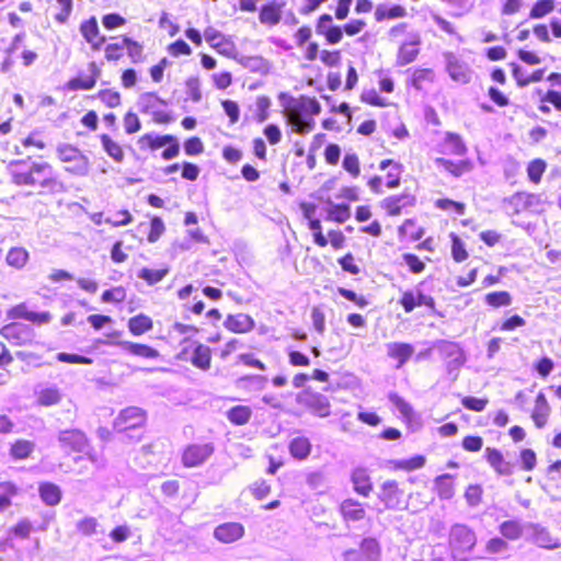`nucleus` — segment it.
I'll return each mask as SVG.
<instances>
[{
	"label": "nucleus",
	"mask_w": 561,
	"mask_h": 561,
	"mask_svg": "<svg viewBox=\"0 0 561 561\" xmlns=\"http://www.w3.org/2000/svg\"><path fill=\"white\" fill-rule=\"evenodd\" d=\"M102 48L103 58L107 64H117L125 51L131 64H140L146 58L144 44L128 34L111 36L110 42H105Z\"/></svg>",
	"instance_id": "7ed1b4c3"
},
{
	"label": "nucleus",
	"mask_w": 561,
	"mask_h": 561,
	"mask_svg": "<svg viewBox=\"0 0 561 561\" xmlns=\"http://www.w3.org/2000/svg\"><path fill=\"white\" fill-rule=\"evenodd\" d=\"M446 71L450 78L457 82L467 83L470 80V71L468 66L458 59L453 53L446 55Z\"/></svg>",
	"instance_id": "72a5a7b5"
},
{
	"label": "nucleus",
	"mask_w": 561,
	"mask_h": 561,
	"mask_svg": "<svg viewBox=\"0 0 561 561\" xmlns=\"http://www.w3.org/2000/svg\"><path fill=\"white\" fill-rule=\"evenodd\" d=\"M377 499L382 504L385 511L403 512V507H407L405 491L396 480L382 482L379 485Z\"/></svg>",
	"instance_id": "1a4fd4ad"
},
{
	"label": "nucleus",
	"mask_w": 561,
	"mask_h": 561,
	"mask_svg": "<svg viewBox=\"0 0 561 561\" xmlns=\"http://www.w3.org/2000/svg\"><path fill=\"white\" fill-rule=\"evenodd\" d=\"M101 77V69L95 61H89L87 71H80L71 77L65 84L66 89L72 92L90 91L94 89Z\"/></svg>",
	"instance_id": "f3484780"
},
{
	"label": "nucleus",
	"mask_w": 561,
	"mask_h": 561,
	"mask_svg": "<svg viewBox=\"0 0 561 561\" xmlns=\"http://www.w3.org/2000/svg\"><path fill=\"white\" fill-rule=\"evenodd\" d=\"M20 492L21 489L15 482L10 480L0 482V512L10 508Z\"/></svg>",
	"instance_id": "c03bdc74"
},
{
	"label": "nucleus",
	"mask_w": 561,
	"mask_h": 561,
	"mask_svg": "<svg viewBox=\"0 0 561 561\" xmlns=\"http://www.w3.org/2000/svg\"><path fill=\"white\" fill-rule=\"evenodd\" d=\"M492 84L486 90L490 101L497 107H507L511 104V92L505 91L508 83L507 75L504 69L495 67L490 71Z\"/></svg>",
	"instance_id": "9b49d317"
},
{
	"label": "nucleus",
	"mask_w": 561,
	"mask_h": 561,
	"mask_svg": "<svg viewBox=\"0 0 561 561\" xmlns=\"http://www.w3.org/2000/svg\"><path fill=\"white\" fill-rule=\"evenodd\" d=\"M203 35L209 47L217 53L229 56L233 50V43L215 27H206Z\"/></svg>",
	"instance_id": "a878e982"
},
{
	"label": "nucleus",
	"mask_w": 561,
	"mask_h": 561,
	"mask_svg": "<svg viewBox=\"0 0 561 561\" xmlns=\"http://www.w3.org/2000/svg\"><path fill=\"white\" fill-rule=\"evenodd\" d=\"M296 47L302 53L305 60L313 62L318 58V48L320 45L313 38V31L310 25L299 26L293 34Z\"/></svg>",
	"instance_id": "aec40b11"
},
{
	"label": "nucleus",
	"mask_w": 561,
	"mask_h": 561,
	"mask_svg": "<svg viewBox=\"0 0 561 561\" xmlns=\"http://www.w3.org/2000/svg\"><path fill=\"white\" fill-rule=\"evenodd\" d=\"M127 328L131 335L140 336L153 329V320L150 316L140 312L128 319Z\"/></svg>",
	"instance_id": "a19ab883"
},
{
	"label": "nucleus",
	"mask_w": 561,
	"mask_h": 561,
	"mask_svg": "<svg viewBox=\"0 0 561 561\" xmlns=\"http://www.w3.org/2000/svg\"><path fill=\"white\" fill-rule=\"evenodd\" d=\"M407 73V87L422 95H427L438 83V76L434 68L431 67H415L409 69Z\"/></svg>",
	"instance_id": "9d476101"
},
{
	"label": "nucleus",
	"mask_w": 561,
	"mask_h": 561,
	"mask_svg": "<svg viewBox=\"0 0 561 561\" xmlns=\"http://www.w3.org/2000/svg\"><path fill=\"white\" fill-rule=\"evenodd\" d=\"M285 2L268 1L260 8L259 21L261 24L273 27L276 26L283 18V8Z\"/></svg>",
	"instance_id": "c756f323"
},
{
	"label": "nucleus",
	"mask_w": 561,
	"mask_h": 561,
	"mask_svg": "<svg viewBox=\"0 0 561 561\" xmlns=\"http://www.w3.org/2000/svg\"><path fill=\"white\" fill-rule=\"evenodd\" d=\"M296 47L302 53L305 60L313 62L318 58V48L320 45L313 38V31L310 25L299 26L293 34Z\"/></svg>",
	"instance_id": "6ab92c4d"
},
{
	"label": "nucleus",
	"mask_w": 561,
	"mask_h": 561,
	"mask_svg": "<svg viewBox=\"0 0 561 561\" xmlns=\"http://www.w3.org/2000/svg\"><path fill=\"white\" fill-rule=\"evenodd\" d=\"M244 526L237 522H227L214 529V537L222 543H232L244 536Z\"/></svg>",
	"instance_id": "bb28decb"
},
{
	"label": "nucleus",
	"mask_w": 561,
	"mask_h": 561,
	"mask_svg": "<svg viewBox=\"0 0 561 561\" xmlns=\"http://www.w3.org/2000/svg\"><path fill=\"white\" fill-rule=\"evenodd\" d=\"M398 304L405 313H411L415 308L426 307L430 310L436 309L435 298L424 294L420 288L407 289L402 291Z\"/></svg>",
	"instance_id": "412c9836"
},
{
	"label": "nucleus",
	"mask_w": 561,
	"mask_h": 561,
	"mask_svg": "<svg viewBox=\"0 0 561 561\" xmlns=\"http://www.w3.org/2000/svg\"><path fill=\"white\" fill-rule=\"evenodd\" d=\"M499 531L506 540L515 541L523 537L524 526L517 519H507L499 525Z\"/></svg>",
	"instance_id": "de8ad7c7"
},
{
	"label": "nucleus",
	"mask_w": 561,
	"mask_h": 561,
	"mask_svg": "<svg viewBox=\"0 0 561 561\" xmlns=\"http://www.w3.org/2000/svg\"><path fill=\"white\" fill-rule=\"evenodd\" d=\"M444 140L448 146L449 153L455 156H463L467 153L468 148L460 135L456 133H447Z\"/></svg>",
	"instance_id": "e2e57ef3"
},
{
	"label": "nucleus",
	"mask_w": 561,
	"mask_h": 561,
	"mask_svg": "<svg viewBox=\"0 0 561 561\" xmlns=\"http://www.w3.org/2000/svg\"><path fill=\"white\" fill-rule=\"evenodd\" d=\"M381 548L374 537L364 538L359 546L343 553V561H380Z\"/></svg>",
	"instance_id": "a211bd4d"
},
{
	"label": "nucleus",
	"mask_w": 561,
	"mask_h": 561,
	"mask_svg": "<svg viewBox=\"0 0 561 561\" xmlns=\"http://www.w3.org/2000/svg\"><path fill=\"white\" fill-rule=\"evenodd\" d=\"M339 512L346 522H358L366 516L364 505L355 499H345L340 504Z\"/></svg>",
	"instance_id": "c9c22d12"
},
{
	"label": "nucleus",
	"mask_w": 561,
	"mask_h": 561,
	"mask_svg": "<svg viewBox=\"0 0 561 561\" xmlns=\"http://www.w3.org/2000/svg\"><path fill=\"white\" fill-rule=\"evenodd\" d=\"M351 482L354 491L364 497H368L374 489L370 472L365 467H356L351 472Z\"/></svg>",
	"instance_id": "cd10ccee"
},
{
	"label": "nucleus",
	"mask_w": 561,
	"mask_h": 561,
	"mask_svg": "<svg viewBox=\"0 0 561 561\" xmlns=\"http://www.w3.org/2000/svg\"><path fill=\"white\" fill-rule=\"evenodd\" d=\"M556 8L554 0H538L536 1L529 11L530 19H541L551 13Z\"/></svg>",
	"instance_id": "69168bd1"
},
{
	"label": "nucleus",
	"mask_w": 561,
	"mask_h": 561,
	"mask_svg": "<svg viewBox=\"0 0 561 561\" xmlns=\"http://www.w3.org/2000/svg\"><path fill=\"white\" fill-rule=\"evenodd\" d=\"M57 438L60 448L68 455L85 454L90 445L85 433L79 428L62 430Z\"/></svg>",
	"instance_id": "2eb2a0df"
},
{
	"label": "nucleus",
	"mask_w": 561,
	"mask_h": 561,
	"mask_svg": "<svg viewBox=\"0 0 561 561\" xmlns=\"http://www.w3.org/2000/svg\"><path fill=\"white\" fill-rule=\"evenodd\" d=\"M426 463V458L423 455H415L409 459L391 460L389 461L392 470L412 471L423 468Z\"/></svg>",
	"instance_id": "864d4df0"
},
{
	"label": "nucleus",
	"mask_w": 561,
	"mask_h": 561,
	"mask_svg": "<svg viewBox=\"0 0 561 561\" xmlns=\"http://www.w3.org/2000/svg\"><path fill=\"white\" fill-rule=\"evenodd\" d=\"M327 68H336L342 61V51L340 49H320L318 48V58Z\"/></svg>",
	"instance_id": "680f3d73"
},
{
	"label": "nucleus",
	"mask_w": 561,
	"mask_h": 561,
	"mask_svg": "<svg viewBox=\"0 0 561 561\" xmlns=\"http://www.w3.org/2000/svg\"><path fill=\"white\" fill-rule=\"evenodd\" d=\"M378 168L381 171L387 170V173L385 175V182L379 175H374L368 179L367 186L373 193L380 194L383 185L389 190H396L401 185L403 165L400 162L393 159H383L379 162Z\"/></svg>",
	"instance_id": "423d86ee"
},
{
	"label": "nucleus",
	"mask_w": 561,
	"mask_h": 561,
	"mask_svg": "<svg viewBox=\"0 0 561 561\" xmlns=\"http://www.w3.org/2000/svg\"><path fill=\"white\" fill-rule=\"evenodd\" d=\"M456 476L444 473L434 479V491L440 500H450L456 493Z\"/></svg>",
	"instance_id": "4c0bfd02"
},
{
	"label": "nucleus",
	"mask_w": 561,
	"mask_h": 561,
	"mask_svg": "<svg viewBox=\"0 0 561 561\" xmlns=\"http://www.w3.org/2000/svg\"><path fill=\"white\" fill-rule=\"evenodd\" d=\"M407 14V9L401 4H393L390 8L379 4L374 13L376 22L379 23L388 20L403 19Z\"/></svg>",
	"instance_id": "49530a36"
},
{
	"label": "nucleus",
	"mask_w": 561,
	"mask_h": 561,
	"mask_svg": "<svg viewBox=\"0 0 561 561\" xmlns=\"http://www.w3.org/2000/svg\"><path fill=\"white\" fill-rule=\"evenodd\" d=\"M485 459L490 467L500 476H511L513 473V465L505 460L503 453L495 447L485 448Z\"/></svg>",
	"instance_id": "2f4dec72"
},
{
	"label": "nucleus",
	"mask_w": 561,
	"mask_h": 561,
	"mask_svg": "<svg viewBox=\"0 0 561 561\" xmlns=\"http://www.w3.org/2000/svg\"><path fill=\"white\" fill-rule=\"evenodd\" d=\"M215 453L211 442L192 443L184 447L181 454V462L185 468H194L204 465Z\"/></svg>",
	"instance_id": "f8f14e48"
},
{
	"label": "nucleus",
	"mask_w": 561,
	"mask_h": 561,
	"mask_svg": "<svg viewBox=\"0 0 561 561\" xmlns=\"http://www.w3.org/2000/svg\"><path fill=\"white\" fill-rule=\"evenodd\" d=\"M342 168L354 179L360 174L359 157L355 152H346L342 160Z\"/></svg>",
	"instance_id": "338daca9"
},
{
	"label": "nucleus",
	"mask_w": 561,
	"mask_h": 561,
	"mask_svg": "<svg viewBox=\"0 0 561 561\" xmlns=\"http://www.w3.org/2000/svg\"><path fill=\"white\" fill-rule=\"evenodd\" d=\"M182 350L179 353V358L190 362L193 367L206 371L211 367V348L199 341L184 339L182 341Z\"/></svg>",
	"instance_id": "0eeeda50"
},
{
	"label": "nucleus",
	"mask_w": 561,
	"mask_h": 561,
	"mask_svg": "<svg viewBox=\"0 0 561 561\" xmlns=\"http://www.w3.org/2000/svg\"><path fill=\"white\" fill-rule=\"evenodd\" d=\"M11 183L19 187H28L39 195L56 194L65 191L64 182L48 162L28 163L26 160L11 161L8 167Z\"/></svg>",
	"instance_id": "f257e3e1"
},
{
	"label": "nucleus",
	"mask_w": 561,
	"mask_h": 561,
	"mask_svg": "<svg viewBox=\"0 0 561 561\" xmlns=\"http://www.w3.org/2000/svg\"><path fill=\"white\" fill-rule=\"evenodd\" d=\"M0 335L13 346H27L34 341V330L27 324L12 321L0 328Z\"/></svg>",
	"instance_id": "4468645a"
},
{
	"label": "nucleus",
	"mask_w": 561,
	"mask_h": 561,
	"mask_svg": "<svg viewBox=\"0 0 561 561\" xmlns=\"http://www.w3.org/2000/svg\"><path fill=\"white\" fill-rule=\"evenodd\" d=\"M449 239L451 242L450 253H451L453 260L456 263L465 262L469 257V253L466 249L465 242L461 240V238L458 234H456L454 232H451L449 234Z\"/></svg>",
	"instance_id": "13d9d810"
},
{
	"label": "nucleus",
	"mask_w": 561,
	"mask_h": 561,
	"mask_svg": "<svg viewBox=\"0 0 561 561\" xmlns=\"http://www.w3.org/2000/svg\"><path fill=\"white\" fill-rule=\"evenodd\" d=\"M267 383V377L264 375H243L236 379V385L242 389H249L250 386L254 390H262Z\"/></svg>",
	"instance_id": "4d7b16f0"
},
{
	"label": "nucleus",
	"mask_w": 561,
	"mask_h": 561,
	"mask_svg": "<svg viewBox=\"0 0 561 561\" xmlns=\"http://www.w3.org/2000/svg\"><path fill=\"white\" fill-rule=\"evenodd\" d=\"M146 422L147 414L144 410L137 407H128L122 410L115 419L114 428L118 433H125L145 426Z\"/></svg>",
	"instance_id": "4be33fe9"
},
{
	"label": "nucleus",
	"mask_w": 561,
	"mask_h": 561,
	"mask_svg": "<svg viewBox=\"0 0 561 561\" xmlns=\"http://www.w3.org/2000/svg\"><path fill=\"white\" fill-rule=\"evenodd\" d=\"M38 494L44 504L47 506H57L60 504L62 493L60 488L53 482H41L38 484Z\"/></svg>",
	"instance_id": "79ce46f5"
},
{
	"label": "nucleus",
	"mask_w": 561,
	"mask_h": 561,
	"mask_svg": "<svg viewBox=\"0 0 561 561\" xmlns=\"http://www.w3.org/2000/svg\"><path fill=\"white\" fill-rule=\"evenodd\" d=\"M225 328L233 333H247L254 328V321L245 313L229 314L225 322Z\"/></svg>",
	"instance_id": "58836bf2"
},
{
	"label": "nucleus",
	"mask_w": 561,
	"mask_h": 561,
	"mask_svg": "<svg viewBox=\"0 0 561 561\" xmlns=\"http://www.w3.org/2000/svg\"><path fill=\"white\" fill-rule=\"evenodd\" d=\"M271 99L266 95H260L255 100L254 121L257 123L265 122L270 116Z\"/></svg>",
	"instance_id": "774afa93"
},
{
	"label": "nucleus",
	"mask_w": 561,
	"mask_h": 561,
	"mask_svg": "<svg viewBox=\"0 0 561 561\" xmlns=\"http://www.w3.org/2000/svg\"><path fill=\"white\" fill-rule=\"evenodd\" d=\"M288 451L298 461L307 460L312 453V443L305 435L296 436L289 440Z\"/></svg>",
	"instance_id": "f704fd0d"
},
{
	"label": "nucleus",
	"mask_w": 561,
	"mask_h": 561,
	"mask_svg": "<svg viewBox=\"0 0 561 561\" xmlns=\"http://www.w3.org/2000/svg\"><path fill=\"white\" fill-rule=\"evenodd\" d=\"M546 170H547V162L543 159L536 158V159L531 160L527 164V169H526L528 180L533 184L538 185L541 182Z\"/></svg>",
	"instance_id": "6e6d98bb"
},
{
	"label": "nucleus",
	"mask_w": 561,
	"mask_h": 561,
	"mask_svg": "<svg viewBox=\"0 0 561 561\" xmlns=\"http://www.w3.org/2000/svg\"><path fill=\"white\" fill-rule=\"evenodd\" d=\"M35 444L27 439H16L10 446V456L14 460H25L31 457Z\"/></svg>",
	"instance_id": "8fccbe9b"
},
{
	"label": "nucleus",
	"mask_w": 561,
	"mask_h": 561,
	"mask_svg": "<svg viewBox=\"0 0 561 561\" xmlns=\"http://www.w3.org/2000/svg\"><path fill=\"white\" fill-rule=\"evenodd\" d=\"M79 31L83 39L89 44L93 51L101 50L102 46L106 42V37L101 34L98 20L95 16L82 21L79 26Z\"/></svg>",
	"instance_id": "b1692460"
},
{
	"label": "nucleus",
	"mask_w": 561,
	"mask_h": 561,
	"mask_svg": "<svg viewBox=\"0 0 561 561\" xmlns=\"http://www.w3.org/2000/svg\"><path fill=\"white\" fill-rule=\"evenodd\" d=\"M484 301L492 308L507 307L512 304V296L508 291H492L485 295Z\"/></svg>",
	"instance_id": "0e129e2a"
},
{
	"label": "nucleus",
	"mask_w": 561,
	"mask_h": 561,
	"mask_svg": "<svg viewBox=\"0 0 561 561\" xmlns=\"http://www.w3.org/2000/svg\"><path fill=\"white\" fill-rule=\"evenodd\" d=\"M124 348L131 355L142 358H157L160 353L157 348L142 343L125 342Z\"/></svg>",
	"instance_id": "603ef678"
},
{
	"label": "nucleus",
	"mask_w": 561,
	"mask_h": 561,
	"mask_svg": "<svg viewBox=\"0 0 561 561\" xmlns=\"http://www.w3.org/2000/svg\"><path fill=\"white\" fill-rule=\"evenodd\" d=\"M321 113V104L314 96L290 98L284 105V117L293 130L300 136L310 134L316 127L314 117Z\"/></svg>",
	"instance_id": "f03ea898"
},
{
	"label": "nucleus",
	"mask_w": 561,
	"mask_h": 561,
	"mask_svg": "<svg viewBox=\"0 0 561 561\" xmlns=\"http://www.w3.org/2000/svg\"><path fill=\"white\" fill-rule=\"evenodd\" d=\"M535 94L538 98V111L543 115H549L551 113V108L548 105L551 104L558 112H561V91L549 89L543 91L541 89H537Z\"/></svg>",
	"instance_id": "473e14b6"
},
{
	"label": "nucleus",
	"mask_w": 561,
	"mask_h": 561,
	"mask_svg": "<svg viewBox=\"0 0 561 561\" xmlns=\"http://www.w3.org/2000/svg\"><path fill=\"white\" fill-rule=\"evenodd\" d=\"M432 502L433 497L426 490H416L408 494L405 493L407 507H403V511L417 514L425 511Z\"/></svg>",
	"instance_id": "7c9ffc66"
},
{
	"label": "nucleus",
	"mask_w": 561,
	"mask_h": 561,
	"mask_svg": "<svg viewBox=\"0 0 561 561\" xmlns=\"http://www.w3.org/2000/svg\"><path fill=\"white\" fill-rule=\"evenodd\" d=\"M435 163L443 168L453 178H461L474 169V162L471 159H462L459 161H453L446 158L435 159Z\"/></svg>",
	"instance_id": "c85d7f7f"
},
{
	"label": "nucleus",
	"mask_w": 561,
	"mask_h": 561,
	"mask_svg": "<svg viewBox=\"0 0 561 561\" xmlns=\"http://www.w3.org/2000/svg\"><path fill=\"white\" fill-rule=\"evenodd\" d=\"M367 23L362 19H354L344 25L333 23L330 13H322L316 20V33L322 36L327 45H337L343 41L344 34L356 36L364 31Z\"/></svg>",
	"instance_id": "20e7f679"
},
{
	"label": "nucleus",
	"mask_w": 561,
	"mask_h": 561,
	"mask_svg": "<svg viewBox=\"0 0 561 561\" xmlns=\"http://www.w3.org/2000/svg\"><path fill=\"white\" fill-rule=\"evenodd\" d=\"M57 158L65 163L73 162L75 165L67 168L76 174H87L90 168L88 157L76 146L64 144L56 149Z\"/></svg>",
	"instance_id": "dca6fc26"
},
{
	"label": "nucleus",
	"mask_w": 561,
	"mask_h": 561,
	"mask_svg": "<svg viewBox=\"0 0 561 561\" xmlns=\"http://www.w3.org/2000/svg\"><path fill=\"white\" fill-rule=\"evenodd\" d=\"M36 403L39 407L57 405L61 399L62 393L57 387L43 388L35 393Z\"/></svg>",
	"instance_id": "09e8293b"
},
{
	"label": "nucleus",
	"mask_w": 561,
	"mask_h": 561,
	"mask_svg": "<svg viewBox=\"0 0 561 561\" xmlns=\"http://www.w3.org/2000/svg\"><path fill=\"white\" fill-rule=\"evenodd\" d=\"M416 197L412 193L403 192L392 194L382 198L379 203L380 208L390 217L400 216L404 209L414 207Z\"/></svg>",
	"instance_id": "5701e85b"
},
{
	"label": "nucleus",
	"mask_w": 561,
	"mask_h": 561,
	"mask_svg": "<svg viewBox=\"0 0 561 561\" xmlns=\"http://www.w3.org/2000/svg\"><path fill=\"white\" fill-rule=\"evenodd\" d=\"M138 144L140 149L156 151L164 146L167 148L162 151L163 160H171L179 156L180 153V144L175 136L165 134V135H153V134H144Z\"/></svg>",
	"instance_id": "6e6552de"
},
{
	"label": "nucleus",
	"mask_w": 561,
	"mask_h": 561,
	"mask_svg": "<svg viewBox=\"0 0 561 561\" xmlns=\"http://www.w3.org/2000/svg\"><path fill=\"white\" fill-rule=\"evenodd\" d=\"M550 405L546 396L539 392L535 399V407L531 411V420L537 428H542L547 423L550 415Z\"/></svg>",
	"instance_id": "e433bc0d"
},
{
	"label": "nucleus",
	"mask_w": 561,
	"mask_h": 561,
	"mask_svg": "<svg viewBox=\"0 0 561 561\" xmlns=\"http://www.w3.org/2000/svg\"><path fill=\"white\" fill-rule=\"evenodd\" d=\"M297 401L317 417H327L331 414L330 400L320 392L305 389L298 394Z\"/></svg>",
	"instance_id": "ddd939ff"
},
{
	"label": "nucleus",
	"mask_w": 561,
	"mask_h": 561,
	"mask_svg": "<svg viewBox=\"0 0 561 561\" xmlns=\"http://www.w3.org/2000/svg\"><path fill=\"white\" fill-rule=\"evenodd\" d=\"M5 261L13 268H23L28 261V252L22 247L11 248L7 254Z\"/></svg>",
	"instance_id": "bf43d9fd"
},
{
	"label": "nucleus",
	"mask_w": 561,
	"mask_h": 561,
	"mask_svg": "<svg viewBox=\"0 0 561 561\" xmlns=\"http://www.w3.org/2000/svg\"><path fill=\"white\" fill-rule=\"evenodd\" d=\"M102 149L115 162L122 163L125 160V151L123 146L114 140L108 134L99 136Z\"/></svg>",
	"instance_id": "37998d69"
},
{
	"label": "nucleus",
	"mask_w": 561,
	"mask_h": 561,
	"mask_svg": "<svg viewBox=\"0 0 561 561\" xmlns=\"http://www.w3.org/2000/svg\"><path fill=\"white\" fill-rule=\"evenodd\" d=\"M476 545L477 535L471 527L465 524H455L450 527L448 547L455 559L465 560Z\"/></svg>",
	"instance_id": "39448f33"
},
{
	"label": "nucleus",
	"mask_w": 561,
	"mask_h": 561,
	"mask_svg": "<svg viewBox=\"0 0 561 561\" xmlns=\"http://www.w3.org/2000/svg\"><path fill=\"white\" fill-rule=\"evenodd\" d=\"M95 98L108 108H116L122 105V94L115 89H101L95 94Z\"/></svg>",
	"instance_id": "052dcab7"
},
{
	"label": "nucleus",
	"mask_w": 561,
	"mask_h": 561,
	"mask_svg": "<svg viewBox=\"0 0 561 561\" xmlns=\"http://www.w3.org/2000/svg\"><path fill=\"white\" fill-rule=\"evenodd\" d=\"M414 347L409 343H390L387 346V354L390 358L397 360L396 367L400 369L411 358Z\"/></svg>",
	"instance_id": "ea45409f"
},
{
	"label": "nucleus",
	"mask_w": 561,
	"mask_h": 561,
	"mask_svg": "<svg viewBox=\"0 0 561 561\" xmlns=\"http://www.w3.org/2000/svg\"><path fill=\"white\" fill-rule=\"evenodd\" d=\"M252 415H253L252 409L245 404L233 405L226 412L227 420L232 425H237V426L247 425L250 422V420L252 419Z\"/></svg>",
	"instance_id": "a18cd8bd"
},
{
	"label": "nucleus",
	"mask_w": 561,
	"mask_h": 561,
	"mask_svg": "<svg viewBox=\"0 0 561 561\" xmlns=\"http://www.w3.org/2000/svg\"><path fill=\"white\" fill-rule=\"evenodd\" d=\"M327 220L343 224L351 218V208L346 204H331L327 209Z\"/></svg>",
	"instance_id": "5fc2aeb1"
},
{
	"label": "nucleus",
	"mask_w": 561,
	"mask_h": 561,
	"mask_svg": "<svg viewBox=\"0 0 561 561\" xmlns=\"http://www.w3.org/2000/svg\"><path fill=\"white\" fill-rule=\"evenodd\" d=\"M422 44V39L420 34H414L410 41L403 42L397 51L396 55V64L399 67H404L414 62L421 53L420 46Z\"/></svg>",
	"instance_id": "393cba45"
},
{
	"label": "nucleus",
	"mask_w": 561,
	"mask_h": 561,
	"mask_svg": "<svg viewBox=\"0 0 561 561\" xmlns=\"http://www.w3.org/2000/svg\"><path fill=\"white\" fill-rule=\"evenodd\" d=\"M434 207L442 211L462 216L466 213V204L462 202L454 201L449 197H440L434 201Z\"/></svg>",
	"instance_id": "3c124183"
}]
</instances>
